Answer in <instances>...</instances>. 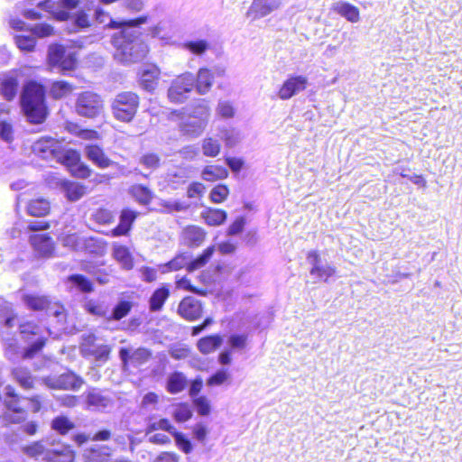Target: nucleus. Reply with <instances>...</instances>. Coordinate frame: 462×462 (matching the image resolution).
<instances>
[{
  "mask_svg": "<svg viewBox=\"0 0 462 462\" xmlns=\"http://www.w3.org/2000/svg\"><path fill=\"white\" fill-rule=\"evenodd\" d=\"M43 409L44 398L40 394L23 396L10 385L0 393V422L5 427L19 425L27 436H35L40 430L37 420H28L29 412L35 414Z\"/></svg>",
  "mask_w": 462,
  "mask_h": 462,
  "instance_id": "f257e3e1",
  "label": "nucleus"
},
{
  "mask_svg": "<svg viewBox=\"0 0 462 462\" xmlns=\"http://www.w3.org/2000/svg\"><path fill=\"white\" fill-rule=\"evenodd\" d=\"M147 22L146 16L117 22L111 20L106 27L120 29L112 37V44L116 48V58L123 63H135L143 60L148 52L147 44L140 39V33L126 27H136Z\"/></svg>",
  "mask_w": 462,
  "mask_h": 462,
  "instance_id": "f03ea898",
  "label": "nucleus"
},
{
  "mask_svg": "<svg viewBox=\"0 0 462 462\" xmlns=\"http://www.w3.org/2000/svg\"><path fill=\"white\" fill-rule=\"evenodd\" d=\"M45 88L33 80L28 81L21 95L22 109L32 124H42L45 121L49 109L45 102Z\"/></svg>",
  "mask_w": 462,
  "mask_h": 462,
  "instance_id": "7ed1b4c3",
  "label": "nucleus"
},
{
  "mask_svg": "<svg viewBox=\"0 0 462 462\" xmlns=\"http://www.w3.org/2000/svg\"><path fill=\"white\" fill-rule=\"evenodd\" d=\"M57 447L49 448L43 439H38L22 447V452L28 457L43 462H75L76 451L66 443L57 442Z\"/></svg>",
  "mask_w": 462,
  "mask_h": 462,
  "instance_id": "20e7f679",
  "label": "nucleus"
},
{
  "mask_svg": "<svg viewBox=\"0 0 462 462\" xmlns=\"http://www.w3.org/2000/svg\"><path fill=\"white\" fill-rule=\"evenodd\" d=\"M141 105L139 95L134 91L118 92L110 102V110L114 119L119 123L130 125L138 114Z\"/></svg>",
  "mask_w": 462,
  "mask_h": 462,
  "instance_id": "39448f33",
  "label": "nucleus"
},
{
  "mask_svg": "<svg viewBox=\"0 0 462 462\" xmlns=\"http://www.w3.org/2000/svg\"><path fill=\"white\" fill-rule=\"evenodd\" d=\"M79 54L72 48L52 43L48 48L47 64L51 69H57L62 75H69L79 67Z\"/></svg>",
  "mask_w": 462,
  "mask_h": 462,
  "instance_id": "423d86ee",
  "label": "nucleus"
},
{
  "mask_svg": "<svg viewBox=\"0 0 462 462\" xmlns=\"http://www.w3.org/2000/svg\"><path fill=\"white\" fill-rule=\"evenodd\" d=\"M22 300L29 310L44 312L61 322H65L69 317V312L64 304L59 300H51L47 295L27 293L23 295Z\"/></svg>",
  "mask_w": 462,
  "mask_h": 462,
  "instance_id": "0eeeda50",
  "label": "nucleus"
},
{
  "mask_svg": "<svg viewBox=\"0 0 462 462\" xmlns=\"http://www.w3.org/2000/svg\"><path fill=\"white\" fill-rule=\"evenodd\" d=\"M18 330L23 341L30 345L23 350L22 357L32 359L40 353L47 343L43 328L34 320H23L18 326Z\"/></svg>",
  "mask_w": 462,
  "mask_h": 462,
  "instance_id": "6e6552de",
  "label": "nucleus"
},
{
  "mask_svg": "<svg viewBox=\"0 0 462 462\" xmlns=\"http://www.w3.org/2000/svg\"><path fill=\"white\" fill-rule=\"evenodd\" d=\"M75 111L81 117L96 119L104 114L105 101L100 94L84 90L77 95Z\"/></svg>",
  "mask_w": 462,
  "mask_h": 462,
  "instance_id": "1a4fd4ad",
  "label": "nucleus"
},
{
  "mask_svg": "<svg viewBox=\"0 0 462 462\" xmlns=\"http://www.w3.org/2000/svg\"><path fill=\"white\" fill-rule=\"evenodd\" d=\"M199 112H194L189 115V118L181 121L179 124V130L182 135L189 138H196L200 136L208 125L209 117V108L206 105H199Z\"/></svg>",
  "mask_w": 462,
  "mask_h": 462,
  "instance_id": "9d476101",
  "label": "nucleus"
},
{
  "mask_svg": "<svg viewBox=\"0 0 462 462\" xmlns=\"http://www.w3.org/2000/svg\"><path fill=\"white\" fill-rule=\"evenodd\" d=\"M58 157L59 162L67 168L74 178L88 179L93 173V170L81 161L79 152L75 149L66 150Z\"/></svg>",
  "mask_w": 462,
  "mask_h": 462,
  "instance_id": "9b49d317",
  "label": "nucleus"
},
{
  "mask_svg": "<svg viewBox=\"0 0 462 462\" xmlns=\"http://www.w3.org/2000/svg\"><path fill=\"white\" fill-rule=\"evenodd\" d=\"M97 338L94 334L84 337L80 343V353L86 358H94L96 361H106L111 354V346L105 344H97Z\"/></svg>",
  "mask_w": 462,
  "mask_h": 462,
  "instance_id": "f8f14e48",
  "label": "nucleus"
},
{
  "mask_svg": "<svg viewBox=\"0 0 462 462\" xmlns=\"http://www.w3.org/2000/svg\"><path fill=\"white\" fill-rule=\"evenodd\" d=\"M119 357L124 369L126 370L129 367H140L148 363L152 358V351L144 346L134 350L122 347L119 350Z\"/></svg>",
  "mask_w": 462,
  "mask_h": 462,
  "instance_id": "ddd939ff",
  "label": "nucleus"
},
{
  "mask_svg": "<svg viewBox=\"0 0 462 462\" xmlns=\"http://www.w3.org/2000/svg\"><path fill=\"white\" fill-rule=\"evenodd\" d=\"M44 381L49 388L63 391H77L84 383L83 378L70 370L55 377H47Z\"/></svg>",
  "mask_w": 462,
  "mask_h": 462,
  "instance_id": "4468645a",
  "label": "nucleus"
},
{
  "mask_svg": "<svg viewBox=\"0 0 462 462\" xmlns=\"http://www.w3.org/2000/svg\"><path fill=\"white\" fill-rule=\"evenodd\" d=\"M194 87V79L189 74H182L178 76L171 84L168 89V98L171 102L180 104L184 102L187 94L189 93Z\"/></svg>",
  "mask_w": 462,
  "mask_h": 462,
  "instance_id": "2eb2a0df",
  "label": "nucleus"
},
{
  "mask_svg": "<svg viewBox=\"0 0 462 462\" xmlns=\"http://www.w3.org/2000/svg\"><path fill=\"white\" fill-rule=\"evenodd\" d=\"M177 313L183 319L193 322L202 318L204 306L199 300L192 296H185L179 302Z\"/></svg>",
  "mask_w": 462,
  "mask_h": 462,
  "instance_id": "dca6fc26",
  "label": "nucleus"
},
{
  "mask_svg": "<svg viewBox=\"0 0 462 462\" xmlns=\"http://www.w3.org/2000/svg\"><path fill=\"white\" fill-rule=\"evenodd\" d=\"M139 215L138 211L131 208H123L119 213L118 224L107 235L113 237L128 236Z\"/></svg>",
  "mask_w": 462,
  "mask_h": 462,
  "instance_id": "f3484780",
  "label": "nucleus"
},
{
  "mask_svg": "<svg viewBox=\"0 0 462 462\" xmlns=\"http://www.w3.org/2000/svg\"><path fill=\"white\" fill-rule=\"evenodd\" d=\"M308 87V79L301 75H291L283 81L278 90V97L282 100H287L300 92L304 91Z\"/></svg>",
  "mask_w": 462,
  "mask_h": 462,
  "instance_id": "a211bd4d",
  "label": "nucleus"
},
{
  "mask_svg": "<svg viewBox=\"0 0 462 462\" xmlns=\"http://www.w3.org/2000/svg\"><path fill=\"white\" fill-rule=\"evenodd\" d=\"M84 151L88 160L98 169H107L116 164L104 146L99 143H88L85 146Z\"/></svg>",
  "mask_w": 462,
  "mask_h": 462,
  "instance_id": "6ab92c4d",
  "label": "nucleus"
},
{
  "mask_svg": "<svg viewBox=\"0 0 462 462\" xmlns=\"http://www.w3.org/2000/svg\"><path fill=\"white\" fill-rule=\"evenodd\" d=\"M29 243L38 256L51 258L55 254V243L49 234H33Z\"/></svg>",
  "mask_w": 462,
  "mask_h": 462,
  "instance_id": "aec40b11",
  "label": "nucleus"
},
{
  "mask_svg": "<svg viewBox=\"0 0 462 462\" xmlns=\"http://www.w3.org/2000/svg\"><path fill=\"white\" fill-rule=\"evenodd\" d=\"M307 260L311 264L310 273L323 282L328 280L336 274V267L332 265H320V256L316 250H311L307 254Z\"/></svg>",
  "mask_w": 462,
  "mask_h": 462,
  "instance_id": "412c9836",
  "label": "nucleus"
},
{
  "mask_svg": "<svg viewBox=\"0 0 462 462\" xmlns=\"http://www.w3.org/2000/svg\"><path fill=\"white\" fill-rule=\"evenodd\" d=\"M32 151L35 154L49 158L51 156L58 157L60 153L59 142L52 137H42L35 141L32 144Z\"/></svg>",
  "mask_w": 462,
  "mask_h": 462,
  "instance_id": "4be33fe9",
  "label": "nucleus"
},
{
  "mask_svg": "<svg viewBox=\"0 0 462 462\" xmlns=\"http://www.w3.org/2000/svg\"><path fill=\"white\" fill-rule=\"evenodd\" d=\"M76 88V85L68 80L57 79L50 84L48 94L53 100H62L71 97Z\"/></svg>",
  "mask_w": 462,
  "mask_h": 462,
  "instance_id": "5701e85b",
  "label": "nucleus"
},
{
  "mask_svg": "<svg viewBox=\"0 0 462 462\" xmlns=\"http://www.w3.org/2000/svg\"><path fill=\"white\" fill-rule=\"evenodd\" d=\"M25 211L30 217H45L51 212V203L43 197L31 199L26 203Z\"/></svg>",
  "mask_w": 462,
  "mask_h": 462,
  "instance_id": "b1692460",
  "label": "nucleus"
},
{
  "mask_svg": "<svg viewBox=\"0 0 462 462\" xmlns=\"http://www.w3.org/2000/svg\"><path fill=\"white\" fill-rule=\"evenodd\" d=\"M279 7L275 0H254L247 11V16L252 19H258L268 15Z\"/></svg>",
  "mask_w": 462,
  "mask_h": 462,
  "instance_id": "393cba45",
  "label": "nucleus"
},
{
  "mask_svg": "<svg viewBox=\"0 0 462 462\" xmlns=\"http://www.w3.org/2000/svg\"><path fill=\"white\" fill-rule=\"evenodd\" d=\"M112 256L123 269L129 271L134 268V259L128 246L117 243L114 244Z\"/></svg>",
  "mask_w": 462,
  "mask_h": 462,
  "instance_id": "a878e982",
  "label": "nucleus"
},
{
  "mask_svg": "<svg viewBox=\"0 0 462 462\" xmlns=\"http://www.w3.org/2000/svg\"><path fill=\"white\" fill-rule=\"evenodd\" d=\"M185 243L190 247L199 246L207 237L206 230L197 225H188L182 231Z\"/></svg>",
  "mask_w": 462,
  "mask_h": 462,
  "instance_id": "bb28decb",
  "label": "nucleus"
},
{
  "mask_svg": "<svg viewBox=\"0 0 462 462\" xmlns=\"http://www.w3.org/2000/svg\"><path fill=\"white\" fill-rule=\"evenodd\" d=\"M161 70L156 65H149L140 74V85L146 91L152 92L158 86Z\"/></svg>",
  "mask_w": 462,
  "mask_h": 462,
  "instance_id": "cd10ccee",
  "label": "nucleus"
},
{
  "mask_svg": "<svg viewBox=\"0 0 462 462\" xmlns=\"http://www.w3.org/2000/svg\"><path fill=\"white\" fill-rule=\"evenodd\" d=\"M200 217L208 226H222L227 219V212L223 208L208 207L204 208Z\"/></svg>",
  "mask_w": 462,
  "mask_h": 462,
  "instance_id": "c85d7f7f",
  "label": "nucleus"
},
{
  "mask_svg": "<svg viewBox=\"0 0 462 462\" xmlns=\"http://www.w3.org/2000/svg\"><path fill=\"white\" fill-rule=\"evenodd\" d=\"M60 187L64 192L66 199L70 202L79 200L87 192V188L84 184L73 180H61Z\"/></svg>",
  "mask_w": 462,
  "mask_h": 462,
  "instance_id": "c756f323",
  "label": "nucleus"
},
{
  "mask_svg": "<svg viewBox=\"0 0 462 462\" xmlns=\"http://www.w3.org/2000/svg\"><path fill=\"white\" fill-rule=\"evenodd\" d=\"M171 295L169 285L162 284L156 288L149 298V310L151 312L161 311Z\"/></svg>",
  "mask_w": 462,
  "mask_h": 462,
  "instance_id": "7c9ffc66",
  "label": "nucleus"
},
{
  "mask_svg": "<svg viewBox=\"0 0 462 462\" xmlns=\"http://www.w3.org/2000/svg\"><path fill=\"white\" fill-rule=\"evenodd\" d=\"M223 343L219 334H210L200 337L197 341V348L202 355H209L218 349Z\"/></svg>",
  "mask_w": 462,
  "mask_h": 462,
  "instance_id": "2f4dec72",
  "label": "nucleus"
},
{
  "mask_svg": "<svg viewBox=\"0 0 462 462\" xmlns=\"http://www.w3.org/2000/svg\"><path fill=\"white\" fill-rule=\"evenodd\" d=\"M213 82L214 74L211 69L208 68H201L198 71L194 87L199 94L205 95L210 90Z\"/></svg>",
  "mask_w": 462,
  "mask_h": 462,
  "instance_id": "473e14b6",
  "label": "nucleus"
},
{
  "mask_svg": "<svg viewBox=\"0 0 462 462\" xmlns=\"http://www.w3.org/2000/svg\"><path fill=\"white\" fill-rule=\"evenodd\" d=\"M51 429L60 436H66L76 429L75 422L65 414H60L51 420Z\"/></svg>",
  "mask_w": 462,
  "mask_h": 462,
  "instance_id": "72a5a7b5",
  "label": "nucleus"
},
{
  "mask_svg": "<svg viewBox=\"0 0 462 462\" xmlns=\"http://www.w3.org/2000/svg\"><path fill=\"white\" fill-rule=\"evenodd\" d=\"M188 379L186 375L180 371H174L168 376L166 382V390L171 394H176L186 389Z\"/></svg>",
  "mask_w": 462,
  "mask_h": 462,
  "instance_id": "f704fd0d",
  "label": "nucleus"
},
{
  "mask_svg": "<svg viewBox=\"0 0 462 462\" xmlns=\"http://www.w3.org/2000/svg\"><path fill=\"white\" fill-rule=\"evenodd\" d=\"M229 172L227 169L221 165H206L201 171V177L208 182H215L220 180H225L228 177Z\"/></svg>",
  "mask_w": 462,
  "mask_h": 462,
  "instance_id": "c9c22d12",
  "label": "nucleus"
},
{
  "mask_svg": "<svg viewBox=\"0 0 462 462\" xmlns=\"http://www.w3.org/2000/svg\"><path fill=\"white\" fill-rule=\"evenodd\" d=\"M12 375L15 382L24 390H32L34 387L35 378L26 367H14Z\"/></svg>",
  "mask_w": 462,
  "mask_h": 462,
  "instance_id": "e433bc0d",
  "label": "nucleus"
},
{
  "mask_svg": "<svg viewBox=\"0 0 462 462\" xmlns=\"http://www.w3.org/2000/svg\"><path fill=\"white\" fill-rule=\"evenodd\" d=\"M67 281L81 293H92L95 291L94 282L81 273H73L68 276Z\"/></svg>",
  "mask_w": 462,
  "mask_h": 462,
  "instance_id": "4c0bfd02",
  "label": "nucleus"
},
{
  "mask_svg": "<svg viewBox=\"0 0 462 462\" xmlns=\"http://www.w3.org/2000/svg\"><path fill=\"white\" fill-rule=\"evenodd\" d=\"M110 456V448L105 446L92 447L84 454L86 462H108Z\"/></svg>",
  "mask_w": 462,
  "mask_h": 462,
  "instance_id": "58836bf2",
  "label": "nucleus"
},
{
  "mask_svg": "<svg viewBox=\"0 0 462 462\" xmlns=\"http://www.w3.org/2000/svg\"><path fill=\"white\" fill-rule=\"evenodd\" d=\"M333 10L350 23H356L360 20L359 9L349 3L337 4L333 6Z\"/></svg>",
  "mask_w": 462,
  "mask_h": 462,
  "instance_id": "ea45409f",
  "label": "nucleus"
},
{
  "mask_svg": "<svg viewBox=\"0 0 462 462\" xmlns=\"http://www.w3.org/2000/svg\"><path fill=\"white\" fill-rule=\"evenodd\" d=\"M130 193L140 205L147 206L153 199L152 191L147 186L143 184L132 186Z\"/></svg>",
  "mask_w": 462,
  "mask_h": 462,
  "instance_id": "a19ab883",
  "label": "nucleus"
},
{
  "mask_svg": "<svg viewBox=\"0 0 462 462\" xmlns=\"http://www.w3.org/2000/svg\"><path fill=\"white\" fill-rule=\"evenodd\" d=\"M189 257L185 253H180L176 254L171 260L169 262L161 264L160 268L162 269V273H165L168 272L179 271L183 268L187 270V266L189 265Z\"/></svg>",
  "mask_w": 462,
  "mask_h": 462,
  "instance_id": "79ce46f5",
  "label": "nucleus"
},
{
  "mask_svg": "<svg viewBox=\"0 0 462 462\" xmlns=\"http://www.w3.org/2000/svg\"><path fill=\"white\" fill-rule=\"evenodd\" d=\"M231 373L226 368H220L207 378L208 387L227 385L231 383Z\"/></svg>",
  "mask_w": 462,
  "mask_h": 462,
  "instance_id": "37998d69",
  "label": "nucleus"
},
{
  "mask_svg": "<svg viewBox=\"0 0 462 462\" xmlns=\"http://www.w3.org/2000/svg\"><path fill=\"white\" fill-rule=\"evenodd\" d=\"M215 252V246L210 245L208 246L203 252L198 255L195 259L189 261V265L187 266V271L189 273L194 272L195 270L200 269L205 266L210 258L212 257Z\"/></svg>",
  "mask_w": 462,
  "mask_h": 462,
  "instance_id": "c03bdc74",
  "label": "nucleus"
},
{
  "mask_svg": "<svg viewBox=\"0 0 462 462\" xmlns=\"http://www.w3.org/2000/svg\"><path fill=\"white\" fill-rule=\"evenodd\" d=\"M106 247V242L94 236H88L84 238L81 250L92 254H103Z\"/></svg>",
  "mask_w": 462,
  "mask_h": 462,
  "instance_id": "a18cd8bd",
  "label": "nucleus"
},
{
  "mask_svg": "<svg viewBox=\"0 0 462 462\" xmlns=\"http://www.w3.org/2000/svg\"><path fill=\"white\" fill-rule=\"evenodd\" d=\"M18 86V80L15 78L7 77L0 83V92L6 100L11 101L17 94Z\"/></svg>",
  "mask_w": 462,
  "mask_h": 462,
  "instance_id": "49530a36",
  "label": "nucleus"
},
{
  "mask_svg": "<svg viewBox=\"0 0 462 462\" xmlns=\"http://www.w3.org/2000/svg\"><path fill=\"white\" fill-rule=\"evenodd\" d=\"M134 307V303L131 300H119L116 306L114 307L109 320L119 321L122 319L125 318L129 315L132 309Z\"/></svg>",
  "mask_w": 462,
  "mask_h": 462,
  "instance_id": "de8ad7c7",
  "label": "nucleus"
},
{
  "mask_svg": "<svg viewBox=\"0 0 462 462\" xmlns=\"http://www.w3.org/2000/svg\"><path fill=\"white\" fill-rule=\"evenodd\" d=\"M84 238L79 233L62 234L60 236L61 245L72 251H79L82 248Z\"/></svg>",
  "mask_w": 462,
  "mask_h": 462,
  "instance_id": "09e8293b",
  "label": "nucleus"
},
{
  "mask_svg": "<svg viewBox=\"0 0 462 462\" xmlns=\"http://www.w3.org/2000/svg\"><path fill=\"white\" fill-rule=\"evenodd\" d=\"M229 195V187L226 184L219 183L211 189L208 199L214 204H222L228 199Z\"/></svg>",
  "mask_w": 462,
  "mask_h": 462,
  "instance_id": "8fccbe9b",
  "label": "nucleus"
},
{
  "mask_svg": "<svg viewBox=\"0 0 462 462\" xmlns=\"http://www.w3.org/2000/svg\"><path fill=\"white\" fill-rule=\"evenodd\" d=\"M175 285H176V288L179 290L190 291V292L199 295V296H206L208 294L207 289L194 286L191 283L190 279L188 278L186 275L177 278L175 281Z\"/></svg>",
  "mask_w": 462,
  "mask_h": 462,
  "instance_id": "3c124183",
  "label": "nucleus"
},
{
  "mask_svg": "<svg viewBox=\"0 0 462 462\" xmlns=\"http://www.w3.org/2000/svg\"><path fill=\"white\" fill-rule=\"evenodd\" d=\"M91 219L98 225L107 226L114 222L115 216L110 209L101 207L92 213Z\"/></svg>",
  "mask_w": 462,
  "mask_h": 462,
  "instance_id": "603ef678",
  "label": "nucleus"
},
{
  "mask_svg": "<svg viewBox=\"0 0 462 462\" xmlns=\"http://www.w3.org/2000/svg\"><path fill=\"white\" fill-rule=\"evenodd\" d=\"M202 152L207 157H217L221 151V144L218 140L213 137H206L201 144Z\"/></svg>",
  "mask_w": 462,
  "mask_h": 462,
  "instance_id": "864d4df0",
  "label": "nucleus"
},
{
  "mask_svg": "<svg viewBox=\"0 0 462 462\" xmlns=\"http://www.w3.org/2000/svg\"><path fill=\"white\" fill-rule=\"evenodd\" d=\"M158 430H164L172 435L176 429L171 424V420L166 418L154 420L149 423L146 427V434H151Z\"/></svg>",
  "mask_w": 462,
  "mask_h": 462,
  "instance_id": "5fc2aeb1",
  "label": "nucleus"
},
{
  "mask_svg": "<svg viewBox=\"0 0 462 462\" xmlns=\"http://www.w3.org/2000/svg\"><path fill=\"white\" fill-rule=\"evenodd\" d=\"M86 402L88 406L106 407L108 399L97 389H91L86 393Z\"/></svg>",
  "mask_w": 462,
  "mask_h": 462,
  "instance_id": "6e6d98bb",
  "label": "nucleus"
},
{
  "mask_svg": "<svg viewBox=\"0 0 462 462\" xmlns=\"http://www.w3.org/2000/svg\"><path fill=\"white\" fill-rule=\"evenodd\" d=\"M183 47L195 55H201L209 49V43L206 40L189 41L183 43Z\"/></svg>",
  "mask_w": 462,
  "mask_h": 462,
  "instance_id": "4d7b16f0",
  "label": "nucleus"
},
{
  "mask_svg": "<svg viewBox=\"0 0 462 462\" xmlns=\"http://www.w3.org/2000/svg\"><path fill=\"white\" fill-rule=\"evenodd\" d=\"M206 186L200 181H192L189 184L186 196L189 199H201L205 194Z\"/></svg>",
  "mask_w": 462,
  "mask_h": 462,
  "instance_id": "13d9d810",
  "label": "nucleus"
},
{
  "mask_svg": "<svg viewBox=\"0 0 462 462\" xmlns=\"http://www.w3.org/2000/svg\"><path fill=\"white\" fill-rule=\"evenodd\" d=\"M140 163L150 170H156L161 166V157L155 152H146L140 158Z\"/></svg>",
  "mask_w": 462,
  "mask_h": 462,
  "instance_id": "bf43d9fd",
  "label": "nucleus"
},
{
  "mask_svg": "<svg viewBox=\"0 0 462 462\" xmlns=\"http://www.w3.org/2000/svg\"><path fill=\"white\" fill-rule=\"evenodd\" d=\"M192 417V411L187 403H179L173 412V418L177 422H186Z\"/></svg>",
  "mask_w": 462,
  "mask_h": 462,
  "instance_id": "052dcab7",
  "label": "nucleus"
},
{
  "mask_svg": "<svg viewBox=\"0 0 462 462\" xmlns=\"http://www.w3.org/2000/svg\"><path fill=\"white\" fill-rule=\"evenodd\" d=\"M176 447L185 454H189L192 451V444L189 439H187L184 434L179 432L177 430L172 434Z\"/></svg>",
  "mask_w": 462,
  "mask_h": 462,
  "instance_id": "680f3d73",
  "label": "nucleus"
},
{
  "mask_svg": "<svg viewBox=\"0 0 462 462\" xmlns=\"http://www.w3.org/2000/svg\"><path fill=\"white\" fill-rule=\"evenodd\" d=\"M246 219L244 216H239L235 218V220L228 226L226 230V235L227 236H235L240 235L245 226Z\"/></svg>",
  "mask_w": 462,
  "mask_h": 462,
  "instance_id": "e2e57ef3",
  "label": "nucleus"
},
{
  "mask_svg": "<svg viewBox=\"0 0 462 462\" xmlns=\"http://www.w3.org/2000/svg\"><path fill=\"white\" fill-rule=\"evenodd\" d=\"M15 43L20 50L32 51L35 48L36 42L31 36L18 35L15 37Z\"/></svg>",
  "mask_w": 462,
  "mask_h": 462,
  "instance_id": "0e129e2a",
  "label": "nucleus"
},
{
  "mask_svg": "<svg viewBox=\"0 0 462 462\" xmlns=\"http://www.w3.org/2000/svg\"><path fill=\"white\" fill-rule=\"evenodd\" d=\"M197 412L200 416H207L210 412V403L206 396H199L193 401Z\"/></svg>",
  "mask_w": 462,
  "mask_h": 462,
  "instance_id": "69168bd1",
  "label": "nucleus"
},
{
  "mask_svg": "<svg viewBox=\"0 0 462 462\" xmlns=\"http://www.w3.org/2000/svg\"><path fill=\"white\" fill-rule=\"evenodd\" d=\"M230 349H244L247 345V335L233 334L228 338Z\"/></svg>",
  "mask_w": 462,
  "mask_h": 462,
  "instance_id": "338daca9",
  "label": "nucleus"
},
{
  "mask_svg": "<svg viewBox=\"0 0 462 462\" xmlns=\"http://www.w3.org/2000/svg\"><path fill=\"white\" fill-rule=\"evenodd\" d=\"M193 437L200 443H205L208 434V429L203 422L196 423L192 427Z\"/></svg>",
  "mask_w": 462,
  "mask_h": 462,
  "instance_id": "774afa93",
  "label": "nucleus"
}]
</instances>
